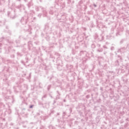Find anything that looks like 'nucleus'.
Instances as JSON below:
<instances>
[{
	"label": "nucleus",
	"instance_id": "obj_1",
	"mask_svg": "<svg viewBox=\"0 0 129 129\" xmlns=\"http://www.w3.org/2000/svg\"><path fill=\"white\" fill-rule=\"evenodd\" d=\"M29 17L27 16H24L23 17H22L20 22L22 25H26L27 23L28 22V20L29 19Z\"/></svg>",
	"mask_w": 129,
	"mask_h": 129
},
{
	"label": "nucleus",
	"instance_id": "obj_2",
	"mask_svg": "<svg viewBox=\"0 0 129 129\" xmlns=\"http://www.w3.org/2000/svg\"><path fill=\"white\" fill-rule=\"evenodd\" d=\"M35 10L37 12H39V10H43V13H44V17L47 16V15L45 14H47V11H46V9L43 8V7L36 6L35 7Z\"/></svg>",
	"mask_w": 129,
	"mask_h": 129
},
{
	"label": "nucleus",
	"instance_id": "obj_3",
	"mask_svg": "<svg viewBox=\"0 0 129 129\" xmlns=\"http://www.w3.org/2000/svg\"><path fill=\"white\" fill-rule=\"evenodd\" d=\"M95 40H97L98 42H99V41H102V40H103V36H100V37H98V35H95Z\"/></svg>",
	"mask_w": 129,
	"mask_h": 129
},
{
	"label": "nucleus",
	"instance_id": "obj_4",
	"mask_svg": "<svg viewBox=\"0 0 129 129\" xmlns=\"http://www.w3.org/2000/svg\"><path fill=\"white\" fill-rule=\"evenodd\" d=\"M17 9H19V10H20V11H22V10H23V11H24L25 7L24 6V5H21L20 6H17Z\"/></svg>",
	"mask_w": 129,
	"mask_h": 129
},
{
	"label": "nucleus",
	"instance_id": "obj_5",
	"mask_svg": "<svg viewBox=\"0 0 129 129\" xmlns=\"http://www.w3.org/2000/svg\"><path fill=\"white\" fill-rule=\"evenodd\" d=\"M66 67H67V68L68 69L70 70V69H71V68H73V66H69V64H68V65L66 66Z\"/></svg>",
	"mask_w": 129,
	"mask_h": 129
},
{
	"label": "nucleus",
	"instance_id": "obj_6",
	"mask_svg": "<svg viewBox=\"0 0 129 129\" xmlns=\"http://www.w3.org/2000/svg\"><path fill=\"white\" fill-rule=\"evenodd\" d=\"M43 106H44V107H45V108H49V104H45L44 105H43Z\"/></svg>",
	"mask_w": 129,
	"mask_h": 129
},
{
	"label": "nucleus",
	"instance_id": "obj_7",
	"mask_svg": "<svg viewBox=\"0 0 129 129\" xmlns=\"http://www.w3.org/2000/svg\"><path fill=\"white\" fill-rule=\"evenodd\" d=\"M33 5V3H32V2L29 3L28 5V8H30V7H31V6H32Z\"/></svg>",
	"mask_w": 129,
	"mask_h": 129
},
{
	"label": "nucleus",
	"instance_id": "obj_8",
	"mask_svg": "<svg viewBox=\"0 0 129 129\" xmlns=\"http://www.w3.org/2000/svg\"><path fill=\"white\" fill-rule=\"evenodd\" d=\"M10 18L11 19H15V18H16V16H15V15H11Z\"/></svg>",
	"mask_w": 129,
	"mask_h": 129
},
{
	"label": "nucleus",
	"instance_id": "obj_9",
	"mask_svg": "<svg viewBox=\"0 0 129 129\" xmlns=\"http://www.w3.org/2000/svg\"><path fill=\"white\" fill-rule=\"evenodd\" d=\"M98 52H102V51H103V49H102V48L101 49H99L97 50Z\"/></svg>",
	"mask_w": 129,
	"mask_h": 129
},
{
	"label": "nucleus",
	"instance_id": "obj_10",
	"mask_svg": "<svg viewBox=\"0 0 129 129\" xmlns=\"http://www.w3.org/2000/svg\"><path fill=\"white\" fill-rule=\"evenodd\" d=\"M53 11H52V10H50V11H49V14H50V15H53Z\"/></svg>",
	"mask_w": 129,
	"mask_h": 129
},
{
	"label": "nucleus",
	"instance_id": "obj_11",
	"mask_svg": "<svg viewBox=\"0 0 129 129\" xmlns=\"http://www.w3.org/2000/svg\"><path fill=\"white\" fill-rule=\"evenodd\" d=\"M115 63H116V66L119 65V63H118V60H117L116 61Z\"/></svg>",
	"mask_w": 129,
	"mask_h": 129
},
{
	"label": "nucleus",
	"instance_id": "obj_12",
	"mask_svg": "<svg viewBox=\"0 0 129 129\" xmlns=\"http://www.w3.org/2000/svg\"><path fill=\"white\" fill-rule=\"evenodd\" d=\"M50 88H51V85H49L47 87V90H50Z\"/></svg>",
	"mask_w": 129,
	"mask_h": 129
},
{
	"label": "nucleus",
	"instance_id": "obj_13",
	"mask_svg": "<svg viewBox=\"0 0 129 129\" xmlns=\"http://www.w3.org/2000/svg\"><path fill=\"white\" fill-rule=\"evenodd\" d=\"M46 97H47V95H44L42 98V99H43V98H46Z\"/></svg>",
	"mask_w": 129,
	"mask_h": 129
},
{
	"label": "nucleus",
	"instance_id": "obj_14",
	"mask_svg": "<svg viewBox=\"0 0 129 129\" xmlns=\"http://www.w3.org/2000/svg\"><path fill=\"white\" fill-rule=\"evenodd\" d=\"M92 48H95V45L94 44H92Z\"/></svg>",
	"mask_w": 129,
	"mask_h": 129
},
{
	"label": "nucleus",
	"instance_id": "obj_15",
	"mask_svg": "<svg viewBox=\"0 0 129 129\" xmlns=\"http://www.w3.org/2000/svg\"><path fill=\"white\" fill-rule=\"evenodd\" d=\"M33 107H34V105H31L29 106V108H33Z\"/></svg>",
	"mask_w": 129,
	"mask_h": 129
},
{
	"label": "nucleus",
	"instance_id": "obj_16",
	"mask_svg": "<svg viewBox=\"0 0 129 129\" xmlns=\"http://www.w3.org/2000/svg\"><path fill=\"white\" fill-rule=\"evenodd\" d=\"M56 98V99H59V98H60V96H59V95H57Z\"/></svg>",
	"mask_w": 129,
	"mask_h": 129
},
{
	"label": "nucleus",
	"instance_id": "obj_17",
	"mask_svg": "<svg viewBox=\"0 0 129 129\" xmlns=\"http://www.w3.org/2000/svg\"><path fill=\"white\" fill-rule=\"evenodd\" d=\"M42 16V14H38V17H39V18H41V16Z\"/></svg>",
	"mask_w": 129,
	"mask_h": 129
},
{
	"label": "nucleus",
	"instance_id": "obj_18",
	"mask_svg": "<svg viewBox=\"0 0 129 129\" xmlns=\"http://www.w3.org/2000/svg\"><path fill=\"white\" fill-rule=\"evenodd\" d=\"M10 15H11V12H8V16L9 17H10Z\"/></svg>",
	"mask_w": 129,
	"mask_h": 129
},
{
	"label": "nucleus",
	"instance_id": "obj_19",
	"mask_svg": "<svg viewBox=\"0 0 129 129\" xmlns=\"http://www.w3.org/2000/svg\"><path fill=\"white\" fill-rule=\"evenodd\" d=\"M111 50H114V47H113V46H112L111 47Z\"/></svg>",
	"mask_w": 129,
	"mask_h": 129
},
{
	"label": "nucleus",
	"instance_id": "obj_20",
	"mask_svg": "<svg viewBox=\"0 0 129 129\" xmlns=\"http://www.w3.org/2000/svg\"><path fill=\"white\" fill-rule=\"evenodd\" d=\"M33 14H34V13H33V11H32L31 13L29 14V15H30V16H31H31H33Z\"/></svg>",
	"mask_w": 129,
	"mask_h": 129
},
{
	"label": "nucleus",
	"instance_id": "obj_21",
	"mask_svg": "<svg viewBox=\"0 0 129 129\" xmlns=\"http://www.w3.org/2000/svg\"><path fill=\"white\" fill-rule=\"evenodd\" d=\"M126 33L129 35V30H126Z\"/></svg>",
	"mask_w": 129,
	"mask_h": 129
},
{
	"label": "nucleus",
	"instance_id": "obj_22",
	"mask_svg": "<svg viewBox=\"0 0 129 129\" xmlns=\"http://www.w3.org/2000/svg\"><path fill=\"white\" fill-rule=\"evenodd\" d=\"M103 48H104V49H107V47H106L105 45L103 46Z\"/></svg>",
	"mask_w": 129,
	"mask_h": 129
},
{
	"label": "nucleus",
	"instance_id": "obj_23",
	"mask_svg": "<svg viewBox=\"0 0 129 129\" xmlns=\"http://www.w3.org/2000/svg\"><path fill=\"white\" fill-rule=\"evenodd\" d=\"M25 87H26V89H28V85H25Z\"/></svg>",
	"mask_w": 129,
	"mask_h": 129
},
{
	"label": "nucleus",
	"instance_id": "obj_24",
	"mask_svg": "<svg viewBox=\"0 0 129 129\" xmlns=\"http://www.w3.org/2000/svg\"><path fill=\"white\" fill-rule=\"evenodd\" d=\"M56 103V101L54 100L53 104H55Z\"/></svg>",
	"mask_w": 129,
	"mask_h": 129
},
{
	"label": "nucleus",
	"instance_id": "obj_25",
	"mask_svg": "<svg viewBox=\"0 0 129 129\" xmlns=\"http://www.w3.org/2000/svg\"><path fill=\"white\" fill-rule=\"evenodd\" d=\"M3 39H4V38H1V39H0V42H2Z\"/></svg>",
	"mask_w": 129,
	"mask_h": 129
},
{
	"label": "nucleus",
	"instance_id": "obj_26",
	"mask_svg": "<svg viewBox=\"0 0 129 129\" xmlns=\"http://www.w3.org/2000/svg\"><path fill=\"white\" fill-rule=\"evenodd\" d=\"M63 115H65V114H66L65 112H64L63 113Z\"/></svg>",
	"mask_w": 129,
	"mask_h": 129
},
{
	"label": "nucleus",
	"instance_id": "obj_27",
	"mask_svg": "<svg viewBox=\"0 0 129 129\" xmlns=\"http://www.w3.org/2000/svg\"><path fill=\"white\" fill-rule=\"evenodd\" d=\"M24 2H28V0H24Z\"/></svg>",
	"mask_w": 129,
	"mask_h": 129
},
{
	"label": "nucleus",
	"instance_id": "obj_28",
	"mask_svg": "<svg viewBox=\"0 0 129 129\" xmlns=\"http://www.w3.org/2000/svg\"><path fill=\"white\" fill-rule=\"evenodd\" d=\"M123 42V40H121L120 43H122Z\"/></svg>",
	"mask_w": 129,
	"mask_h": 129
},
{
	"label": "nucleus",
	"instance_id": "obj_29",
	"mask_svg": "<svg viewBox=\"0 0 129 129\" xmlns=\"http://www.w3.org/2000/svg\"><path fill=\"white\" fill-rule=\"evenodd\" d=\"M98 47H100V44H98Z\"/></svg>",
	"mask_w": 129,
	"mask_h": 129
},
{
	"label": "nucleus",
	"instance_id": "obj_30",
	"mask_svg": "<svg viewBox=\"0 0 129 129\" xmlns=\"http://www.w3.org/2000/svg\"><path fill=\"white\" fill-rule=\"evenodd\" d=\"M0 47H2V43H0Z\"/></svg>",
	"mask_w": 129,
	"mask_h": 129
},
{
	"label": "nucleus",
	"instance_id": "obj_31",
	"mask_svg": "<svg viewBox=\"0 0 129 129\" xmlns=\"http://www.w3.org/2000/svg\"><path fill=\"white\" fill-rule=\"evenodd\" d=\"M63 101H64V102H66V100H64Z\"/></svg>",
	"mask_w": 129,
	"mask_h": 129
},
{
	"label": "nucleus",
	"instance_id": "obj_32",
	"mask_svg": "<svg viewBox=\"0 0 129 129\" xmlns=\"http://www.w3.org/2000/svg\"><path fill=\"white\" fill-rule=\"evenodd\" d=\"M81 53H83V51H81Z\"/></svg>",
	"mask_w": 129,
	"mask_h": 129
},
{
	"label": "nucleus",
	"instance_id": "obj_33",
	"mask_svg": "<svg viewBox=\"0 0 129 129\" xmlns=\"http://www.w3.org/2000/svg\"><path fill=\"white\" fill-rule=\"evenodd\" d=\"M57 92L58 94H59V92H58V91H57Z\"/></svg>",
	"mask_w": 129,
	"mask_h": 129
},
{
	"label": "nucleus",
	"instance_id": "obj_34",
	"mask_svg": "<svg viewBox=\"0 0 129 129\" xmlns=\"http://www.w3.org/2000/svg\"><path fill=\"white\" fill-rule=\"evenodd\" d=\"M94 7H96V5H94Z\"/></svg>",
	"mask_w": 129,
	"mask_h": 129
},
{
	"label": "nucleus",
	"instance_id": "obj_35",
	"mask_svg": "<svg viewBox=\"0 0 129 129\" xmlns=\"http://www.w3.org/2000/svg\"><path fill=\"white\" fill-rule=\"evenodd\" d=\"M106 52H105V53H104V54H106Z\"/></svg>",
	"mask_w": 129,
	"mask_h": 129
},
{
	"label": "nucleus",
	"instance_id": "obj_36",
	"mask_svg": "<svg viewBox=\"0 0 129 129\" xmlns=\"http://www.w3.org/2000/svg\"><path fill=\"white\" fill-rule=\"evenodd\" d=\"M24 127H26V126H24Z\"/></svg>",
	"mask_w": 129,
	"mask_h": 129
},
{
	"label": "nucleus",
	"instance_id": "obj_37",
	"mask_svg": "<svg viewBox=\"0 0 129 129\" xmlns=\"http://www.w3.org/2000/svg\"><path fill=\"white\" fill-rule=\"evenodd\" d=\"M16 43H18V41H16Z\"/></svg>",
	"mask_w": 129,
	"mask_h": 129
},
{
	"label": "nucleus",
	"instance_id": "obj_38",
	"mask_svg": "<svg viewBox=\"0 0 129 129\" xmlns=\"http://www.w3.org/2000/svg\"><path fill=\"white\" fill-rule=\"evenodd\" d=\"M7 42H9V40H8Z\"/></svg>",
	"mask_w": 129,
	"mask_h": 129
}]
</instances>
